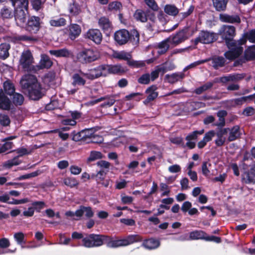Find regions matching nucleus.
Segmentation results:
<instances>
[{"label": "nucleus", "instance_id": "f257e3e1", "mask_svg": "<svg viewBox=\"0 0 255 255\" xmlns=\"http://www.w3.org/2000/svg\"><path fill=\"white\" fill-rule=\"evenodd\" d=\"M142 238L138 234H131L120 238L117 236H108L107 246L111 248H118L128 246L135 243L140 242Z\"/></svg>", "mask_w": 255, "mask_h": 255}, {"label": "nucleus", "instance_id": "f03ea898", "mask_svg": "<svg viewBox=\"0 0 255 255\" xmlns=\"http://www.w3.org/2000/svg\"><path fill=\"white\" fill-rule=\"evenodd\" d=\"M14 18L17 25L22 27L24 25L28 13V0H19L15 1Z\"/></svg>", "mask_w": 255, "mask_h": 255}, {"label": "nucleus", "instance_id": "7ed1b4c3", "mask_svg": "<svg viewBox=\"0 0 255 255\" xmlns=\"http://www.w3.org/2000/svg\"><path fill=\"white\" fill-rule=\"evenodd\" d=\"M247 40L242 37L237 41L226 44L229 50L224 53L225 57L230 60L238 58L243 52L242 45L246 43Z\"/></svg>", "mask_w": 255, "mask_h": 255}, {"label": "nucleus", "instance_id": "20e7f679", "mask_svg": "<svg viewBox=\"0 0 255 255\" xmlns=\"http://www.w3.org/2000/svg\"><path fill=\"white\" fill-rule=\"evenodd\" d=\"M107 235L90 234L83 238L82 244L86 248H92L102 246L104 243L107 244Z\"/></svg>", "mask_w": 255, "mask_h": 255}, {"label": "nucleus", "instance_id": "39448f33", "mask_svg": "<svg viewBox=\"0 0 255 255\" xmlns=\"http://www.w3.org/2000/svg\"><path fill=\"white\" fill-rule=\"evenodd\" d=\"M100 57L99 52L93 48H85L79 52L77 55L78 60L82 64L94 62Z\"/></svg>", "mask_w": 255, "mask_h": 255}, {"label": "nucleus", "instance_id": "423d86ee", "mask_svg": "<svg viewBox=\"0 0 255 255\" xmlns=\"http://www.w3.org/2000/svg\"><path fill=\"white\" fill-rule=\"evenodd\" d=\"M193 34L189 26H185L175 33L168 37L170 44L176 46L188 39Z\"/></svg>", "mask_w": 255, "mask_h": 255}, {"label": "nucleus", "instance_id": "0eeeda50", "mask_svg": "<svg viewBox=\"0 0 255 255\" xmlns=\"http://www.w3.org/2000/svg\"><path fill=\"white\" fill-rule=\"evenodd\" d=\"M218 34L225 41L226 44L235 41L234 39L236 34V28L230 25H223L218 31Z\"/></svg>", "mask_w": 255, "mask_h": 255}, {"label": "nucleus", "instance_id": "6e6552de", "mask_svg": "<svg viewBox=\"0 0 255 255\" xmlns=\"http://www.w3.org/2000/svg\"><path fill=\"white\" fill-rule=\"evenodd\" d=\"M33 58L29 50L24 51L21 55L19 63L23 69L27 72H36L37 68L34 66Z\"/></svg>", "mask_w": 255, "mask_h": 255}, {"label": "nucleus", "instance_id": "1a4fd4ad", "mask_svg": "<svg viewBox=\"0 0 255 255\" xmlns=\"http://www.w3.org/2000/svg\"><path fill=\"white\" fill-rule=\"evenodd\" d=\"M104 65H100L96 67L89 69L86 73L80 71L81 74L89 80H94L100 77H106Z\"/></svg>", "mask_w": 255, "mask_h": 255}, {"label": "nucleus", "instance_id": "9d476101", "mask_svg": "<svg viewBox=\"0 0 255 255\" xmlns=\"http://www.w3.org/2000/svg\"><path fill=\"white\" fill-rule=\"evenodd\" d=\"M217 39L216 34L207 31H201L198 36L194 40L195 45L200 42L204 44H209L213 42Z\"/></svg>", "mask_w": 255, "mask_h": 255}, {"label": "nucleus", "instance_id": "9b49d317", "mask_svg": "<svg viewBox=\"0 0 255 255\" xmlns=\"http://www.w3.org/2000/svg\"><path fill=\"white\" fill-rule=\"evenodd\" d=\"M42 21L38 16L29 17L25 26V29L31 34H36L41 28Z\"/></svg>", "mask_w": 255, "mask_h": 255}, {"label": "nucleus", "instance_id": "f8f14e48", "mask_svg": "<svg viewBox=\"0 0 255 255\" xmlns=\"http://www.w3.org/2000/svg\"><path fill=\"white\" fill-rule=\"evenodd\" d=\"M242 181L246 184H255V165L250 166V168L242 175Z\"/></svg>", "mask_w": 255, "mask_h": 255}, {"label": "nucleus", "instance_id": "ddd939ff", "mask_svg": "<svg viewBox=\"0 0 255 255\" xmlns=\"http://www.w3.org/2000/svg\"><path fill=\"white\" fill-rule=\"evenodd\" d=\"M129 38V31L125 29L119 30L114 33V40L120 45L126 44Z\"/></svg>", "mask_w": 255, "mask_h": 255}, {"label": "nucleus", "instance_id": "4468645a", "mask_svg": "<svg viewBox=\"0 0 255 255\" xmlns=\"http://www.w3.org/2000/svg\"><path fill=\"white\" fill-rule=\"evenodd\" d=\"M20 85L23 89L27 90L34 85L39 84L36 77L31 74H25L20 80Z\"/></svg>", "mask_w": 255, "mask_h": 255}, {"label": "nucleus", "instance_id": "2eb2a0df", "mask_svg": "<svg viewBox=\"0 0 255 255\" xmlns=\"http://www.w3.org/2000/svg\"><path fill=\"white\" fill-rule=\"evenodd\" d=\"M224 128L227 129V134L229 133L228 140L229 142L239 139L242 134V129L238 125H235L231 128Z\"/></svg>", "mask_w": 255, "mask_h": 255}, {"label": "nucleus", "instance_id": "dca6fc26", "mask_svg": "<svg viewBox=\"0 0 255 255\" xmlns=\"http://www.w3.org/2000/svg\"><path fill=\"white\" fill-rule=\"evenodd\" d=\"M26 90L29 98L33 100H38L43 96L40 84H36Z\"/></svg>", "mask_w": 255, "mask_h": 255}, {"label": "nucleus", "instance_id": "f3484780", "mask_svg": "<svg viewBox=\"0 0 255 255\" xmlns=\"http://www.w3.org/2000/svg\"><path fill=\"white\" fill-rule=\"evenodd\" d=\"M87 38L92 40L97 44H100L103 39V36L100 30L98 29H89L86 33Z\"/></svg>", "mask_w": 255, "mask_h": 255}, {"label": "nucleus", "instance_id": "a211bd4d", "mask_svg": "<svg viewBox=\"0 0 255 255\" xmlns=\"http://www.w3.org/2000/svg\"><path fill=\"white\" fill-rule=\"evenodd\" d=\"M105 71V75L107 76L109 74H122L126 72L124 67L120 64L108 65L104 64Z\"/></svg>", "mask_w": 255, "mask_h": 255}, {"label": "nucleus", "instance_id": "6ab92c4d", "mask_svg": "<svg viewBox=\"0 0 255 255\" xmlns=\"http://www.w3.org/2000/svg\"><path fill=\"white\" fill-rule=\"evenodd\" d=\"M157 87L155 85H152L148 87L145 93L147 94L146 99L144 101V104H148L154 101L158 96V93L156 91Z\"/></svg>", "mask_w": 255, "mask_h": 255}, {"label": "nucleus", "instance_id": "aec40b11", "mask_svg": "<svg viewBox=\"0 0 255 255\" xmlns=\"http://www.w3.org/2000/svg\"><path fill=\"white\" fill-rule=\"evenodd\" d=\"M98 24L99 27L107 34L110 33L112 30L113 25L112 22L106 16H103L99 18Z\"/></svg>", "mask_w": 255, "mask_h": 255}, {"label": "nucleus", "instance_id": "412c9836", "mask_svg": "<svg viewBox=\"0 0 255 255\" xmlns=\"http://www.w3.org/2000/svg\"><path fill=\"white\" fill-rule=\"evenodd\" d=\"M84 213H85L86 217L88 218L93 217L94 215V213L91 207L80 206L79 209L76 210V217L77 218L74 219L76 220H79L83 216Z\"/></svg>", "mask_w": 255, "mask_h": 255}, {"label": "nucleus", "instance_id": "4be33fe9", "mask_svg": "<svg viewBox=\"0 0 255 255\" xmlns=\"http://www.w3.org/2000/svg\"><path fill=\"white\" fill-rule=\"evenodd\" d=\"M220 20L223 22L237 23H241V18L238 14L229 15L227 13H222L219 16Z\"/></svg>", "mask_w": 255, "mask_h": 255}, {"label": "nucleus", "instance_id": "5701e85b", "mask_svg": "<svg viewBox=\"0 0 255 255\" xmlns=\"http://www.w3.org/2000/svg\"><path fill=\"white\" fill-rule=\"evenodd\" d=\"M11 105V101L3 93V90L0 89V110L8 111Z\"/></svg>", "mask_w": 255, "mask_h": 255}, {"label": "nucleus", "instance_id": "b1692460", "mask_svg": "<svg viewBox=\"0 0 255 255\" xmlns=\"http://www.w3.org/2000/svg\"><path fill=\"white\" fill-rule=\"evenodd\" d=\"M69 38L74 40L77 38L81 33V27L77 24H70L68 26Z\"/></svg>", "mask_w": 255, "mask_h": 255}, {"label": "nucleus", "instance_id": "393cba45", "mask_svg": "<svg viewBox=\"0 0 255 255\" xmlns=\"http://www.w3.org/2000/svg\"><path fill=\"white\" fill-rule=\"evenodd\" d=\"M83 131L84 132L83 133L85 136L86 141L87 140H89L87 142L91 141L93 142L96 143L102 142L103 139L102 137L100 136H97V137L98 138V139L97 140H94L96 136L94 135V130L92 128H85L84 129H83Z\"/></svg>", "mask_w": 255, "mask_h": 255}, {"label": "nucleus", "instance_id": "a878e982", "mask_svg": "<svg viewBox=\"0 0 255 255\" xmlns=\"http://www.w3.org/2000/svg\"><path fill=\"white\" fill-rule=\"evenodd\" d=\"M227 130L224 128L220 129L215 132V135L217 136V138L215 140V142L217 146H221L225 143L226 138L225 135L227 134Z\"/></svg>", "mask_w": 255, "mask_h": 255}, {"label": "nucleus", "instance_id": "bb28decb", "mask_svg": "<svg viewBox=\"0 0 255 255\" xmlns=\"http://www.w3.org/2000/svg\"><path fill=\"white\" fill-rule=\"evenodd\" d=\"M53 64L52 61L48 56L46 55H42L39 62V65H37L36 68L38 69H42L44 68H50Z\"/></svg>", "mask_w": 255, "mask_h": 255}, {"label": "nucleus", "instance_id": "cd10ccee", "mask_svg": "<svg viewBox=\"0 0 255 255\" xmlns=\"http://www.w3.org/2000/svg\"><path fill=\"white\" fill-rule=\"evenodd\" d=\"M160 245V243L159 240L150 238L143 241L142 246L147 249L153 250L158 248Z\"/></svg>", "mask_w": 255, "mask_h": 255}, {"label": "nucleus", "instance_id": "c85d7f7f", "mask_svg": "<svg viewBox=\"0 0 255 255\" xmlns=\"http://www.w3.org/2000/svg\"><path fill=\"white\" fill-rule=\"evenodd\" d=\"M170 45H171L170 44V41L169 39V38L168 37L167 38L158 43L157 45L158 49L157 53L159 55H162L165 53L169 49Z\"/></svg>", "mask_w": 255, "mask_h": 255}, {"label": "nucleus", "instance_id": "c756f323", "mask_svg": "<svg viewBox=\"0 0 255 255\" xmlns=\"http://www.w3.org/2000/svg\"><path fill=\"white\" fill-rule=\"evenodd\" d=\"M211 65L215 69H218L224 66L226 62L225 59L222 56H215L211 60Z\"/></svg>", "mask_w": 255, "mask_h": 255}, {"label": "nucleus", "instance_id": "7c9ffc66", "mask_svg": "<svg viewBox=\"0 0 255 255\" xmlns=\"http://www.w3.org/2000/svg\"><path fill=\"white\" fill-rule=\"evenodd\" d=\"M206 233L201 230H195L189 233V240H205L206 238Z\"/></svg>", "mask_w": 255, "mask_h": 255}, {"label": "nucleus", "instance_id": "2f4dec72", "mask_svg": "<svg viewBox=\"0 0 255 255\" xmlns=\"http://www.w3.org/2000/svg\"><path fill=\"white\" fill-rule=\"evenodd\" d=\"M129 41L134 46H137L139 42V33L137 30L133 29L129 32Z\"/></svg>", "mask_w": 255, "mask_h": 255}, {"label": "nucleus", "instance_id": "473e14b6", "mask_svg": "<svg viewBox=\"0 0 255 255\" xmlns=\"http://www.w3.org/2000/svg\"><path fill=\"white\" fill-rule=\"evenodd\" d=\"M184 77V74L182 73H175L171 75L167 74L165 75V78L167 80L168 82L173 84L182 79Z\"/></svg>", "mask_w": 255, "mask_h": 255}, {"label": "nucleus", "instance_id": "72a5a7b5", "mask_svg": "<svg viewBox=\"0 0 255 255\" xmlns=\"http://www.w3.org/2000/svg\"><path fill=\"white\" fill-rule=\"evenodd\" d=\"M72 84L74 86H84L86 84V80L84 79L79 74L75 73L72 77Z\"/></svg>", "mask_w": 255, "mask_h": 255}, {"label": "nucleus", "instance_id": "f704fd0d", "mask_svg": "<svg viewBox=\"0 0 255 255\" xmlns=\"http://www.w3.org/2000/svg\"><path fill=\"white\" fill-rule=\"evenodd\" d=\"M164 11L167 14L173 16L179 13V9L174 4H166L164 7Z\"/></svg>", "mask_w": 255, "mask_h": 255}, {"label": "nucleus", "instance_id": "c9c22d12", "mask_svg": "<svg viewBox=\"0 0 255 255\" xmlns=\"http://www.w3.org/2000/svg\"><path fill=\"white\" fill-rule=\"evenodd\" d=\"M49 53L51 55H54L57 57H68L70 54V51L66 48L58 50H51L49 51Z\"/></svg>", "mask_w": 255, "mask_h": 255}, {"label": "nucleus", "instance_id": "e433bc0d", "mask_svg": "<svg viewBox=\"0 0 255 255\" xmlns=\"http://www.w3.org/2000/svg\"><path fill=\"white\" fill-rule=\"evenodd\" d=\"M113 56L116 59L126 61H128L131 58V54L125 51H115L113 54Z\"/></svg>", "mask_w": 255, "mask_h": 255}, {"label": "nucleus", "instance_id": "4c0bfd02", "mask_svg": "<svg viewBox=\"0 0 255 255\" xmlns=\"http://www.w3.org/2000/svg\"><path fill=\"white\" fill-rule=\"evenodd\" d=\"M216 82H217V81L208 82L203 85L196 88L194 91V93L197 95H200L204 92L211 89L214 84Z\"/></svg>", "mask_w": 255, "mask_h": 255}, {"label": "nucleus", "instance_id": "58836bf2", "mask_svg": "<svg viewBox=\"0 0 255 255\" xmlns=\"http://www.w3.org/2000/svg\"><path fill=\"white\" fill-rule=\"evenodd\" d=\"M10 48L9 44L4 43L0 44V58L6 59L9 55L8 50Z\"/></svg>", "mask_w": 255, "mask_h": 255}, {"label": "nucleus", "instance_id": "ea45409f", "mask_svg": "<svg viewBox=\"0 0 255 255\" xmlns=\"http://www.w3.org/2000/svg\"><path fill=\"white\" fill-rule=\"evenodd\" d=\"M3 90L5 93L11 96L15 91V87L13 84L9 80L5 81L3 84Z\"/></svg>", "mask_w": 255, "mask_h": 255}, {"label": "nucleus", "instance_id": "a19ab883", "mask_svg": "<svg viewBox=\"0 0 255 255\" xmlns=\"http://www.w3.org/2000/svg\"><path fill=\"white\" fill-rule=\"evenodd\" d=\"M228 0H213V5L217 11L226 9Z\"/></svg>", "mask_w": 255, "mask_h": 255}, {"label": "nucleus", "instance_id": "79ce46f5", "mask_svg": "<svg viewBox=\"0 0 255 255\" xmlns=\"http://www.w3.org/2000/svg\"><path fill=\"white\" fill-rule=\"evenodd\" d=\"M134 18L137 20L142 22L147 21V11L145 12L141 9H137L133 15Z\"/></svg>", "mask_w": 255, "mask_h": 255}, {"label": "nucleus", "instance_id": "37998d69", "mask_svg": "<svg viewBox=\"0 0 255 255\" xmlns=\"http://www.w3.org/2000/svg\"><path fill=\"white\" fill-rule=\"evenodd\" d=\"M68 10L70 13L73 16L78 15L81 11L79 4L76 1H73V3L69 5Z\"/></svg>", "mask_w": 255, "mask_h": 255}, {"label": "nucleus", "instance_id": "c03bdc74", "mask_svg": "<svg viewBox=\"0 0 255 255\" xmlns=\"http://www.w3.org/2000/svg\"><path fill=\"white\" fill-rule=\"evenodd\" d=\"M12 98V102L15 106H21L23 104L24 100L23 96L18 93H14Z\"/></svg>", "mask_w": 255, "mask_h": 255}, {"label": "nucleus", "instance_id": "a18cd8bd", "mask_svg": "<svg viewBox=\"0 0 255 255\" xmlns=\"http://www.w3.org/2000/svg\"><path fill=\"white\" fill-rule=\"evenodd\" d=\"M245 57L247 60L255 59V45L249 47L245 52Z\"/></svg>", "mask_w": 255, "mask_h": 255}, {"label": "nucleus", "instance_id": "49530a36", "mask_svg": "<svg viewBox=\"0 0 255 255\" xmlns=\"http://www.w3.org/2000/svg\"><path fill=\"white\" fill-rule=\"evenodd\" d=\"M49 23L52 26L60 27L66 25V20L63 17L53 18L49 20Z\"/></svg>", "mask_w": 255, "mask_h": 255}, {"label": "nucleus", "instance_id": "de8ad7c7", "mask_svg": "<svg viewBox=\"0 0 255 255\" xmlns=\"http://www.w3.org/2000/svg\"><path fill=\"white\" fill-rule=\"evenodd\" d=\"M0 14L2 18H11L13 16L12 10L6 6L1 9Z\"/></svg>", "mask_w": 255, "mask_h": 255}, {"label": "nucleus", "instance_id": "09e8293b", "mask_svg": "<svg viewBox=\"0 0 255 255\" xmlns=\"http://www.w3.org/2000/svg\"><path fill=\"white\" fill-rule=\"evenodd\" d=\"M46 0H30L32 8L36 11H39L43 7Z\"/></svg>", "mask_w": 255, "mask_h": 255}, {"label": "nucleus", "instance_id": "8fccbe9b", "mask_svg": "<svg viewBox=\"0 0 255 255\" xmlns=\"http://www.w3.org/2000/svg\"><path fill=\"white\" fill-rule=\"evenodd\" d=\"M64 184L70 188H73L78 185V181L74 177H67L63 179Z\"/></svg>", "mask_w": 255, "mask_h": 255}, {"label": "nucleus", "instance_id": "3c124183", "mask_svg": "<svg viewBox=\"0 0 255 255\" xmlns=\"http://www.w3.org/2000/svg\"><path fill=\"white\" fill-rule=\"evenodd\" d=\"M84 132L83 131V130H82L80 131L76 132L75 131H73L71 133V134L72 135V140L75 141H86V140L85 139V136L84 135Z\"/></svg>", "mask_w": 255, "mask_h": 255}, {"label": "nucleus", "instance_id": "603ef678", "mask_svg": "<svg viewBox=\"0 0 255 255\" xmlns=\"http://www.w3.org/2000/svg\"><path fill=\"white\" fill-rule=\"evenodd\" d=\"M194 6L193 5L190 6L188 10L185 12L179 13L178 14V19L182 20L189 16L194 11Z\"/></svg>", "mask_w": 255, "mask_h": 255}, {"label": "nucleus", "instance_id": "864d4df0", "mask_svg": "<svg viewBox=\"0 0 255 255\" xmlns=\"http://www.w3.org/2000/svg\"><path fill=\"white\" fill-rule=\"evenodd\" d=\"M204 132L203 129L200 130H195L187 135L185 138L186 140H193L197 139L198 135H202Z\"/></svg>", "mask_w": 255, "mask_h": 255}, {"label": "nucleus", "instance_id": "5fc2aeb1", "mask_svg": "<svg viewBox=\"0 0 255 255\" xmlns=\"http://www.w3.org/2000/svg\"><path fill=\"white\" fill-rule=\"evenodd\" d=\"M18 157H15L13 159L8 160L3 163V167L6 168H10L12 166L17 165L20 163Z\"/></svg>", "mask_w": 255, "mask_h": 255}, {"label": "nucleus", "instance_id": "6e6d98bb", "mask_svg": "<svg viewBox=\"0 0 255 255\" xmlns=\"http://www.w3.org/2000/svg\"><path fill=\"white\" fill-rule=\"evenodd\" d=\"M150 81V74L149 73L142 74L137 79L138 83L142 85H147L149 84Z\"/></svg>", "mask_w": 255, "mask_h": 255}, {"label": "nucleus", "instance_id": "4d7b16f0", "mask_svg": "<svg viewBox=\"0 0 255 255\" xmlns=\"http://www.w3.org/2000/svg\"><path fill=\"white\" fill-rule=\"evenodd\" d=\"M102 157V154L101 152L99 151H93L91 152L90 155L88 158V161L91 162L99 159H101Z\"/></svg>", "mask_w": 255, "mask_h": 255}, {"label": "nucleus", "instance_id": "13d9d810", "mask_svg": "<svg viewBox=\"0 0 255 255\" xmlns=\"http://www.w3.org/2000/svg\"><path fill=\"white\" fill-rule=\"evenodd\" d=\"M211 164L208 161H204L202 164V174L205 176H208L210 174V171L209 169L211 167Z\"/></svg>", "mask_w": 255, "mask_h": 255}, {"label": "nucleus", "instance_id": "bf43d9fd", "mask_svg": "<svg viewBox=\"0 0 255 255\" xmlns=\"http://www.w3.org/2000/svg\"><path fill=\"white\" fill-rule=\"evenodd\" d=\"M147 6L154 11L158 10L159 7L155 0H144Z\"/></svg>", "mask_w": 255, "mask_h": 255}, {"label": "nucleus", "instance_id": "052dcab7", "mask_svg": "<svg viewBox=\"0 0 255 255\" xmlns=\"http://www.w3.org/2000/svg\"><path fill=\"white\" fill-rule=\"evenodd\" d=\"M122 8V3L118 1L110 2L108 5V9L110 10H119Z\"/></svg>", "mask_w": 255, "mask_h": 255}, {"label": "nucleus", "instance_id": "680f3d73", "mask_svg": "<svg viewBox=\"0 0 255 255\" xmlns=\"http://www.w3.org/2000/svg\"><path fill=\"white\" fill-rule=\"evenodd\" d=\"M17 39L20 41H27L30 42H34L38 41V39L36 37L27 36L25 35L18 36Z\"/></svg>", "mask_w": 255, "mask_h": 255}, {"label": "nucleus", "instance_id": "e2e57ef3", "mask_svg": "<svg viewBox=\"0 0 255 255\" xmlns=\"http://www.w3.org/2000/svg\"><path fill=\"white\" fill-rule=\"evenodd\" d=\"M24 237V235L22 232L16 233L14 235V238L16 242H17V243L19 245H21L22 244L25 243Z\"/></svg>", "mask_w": 255, "mask_h": 255}, {"label": "nucleus", "instance_id": "0e129e2a", "mask_svg": "<svg viewBox=\"0 0 255 255\" xmlns=\"http://www.w3.org/2000/svg\"><path fill=\"white\" fill-rule=\"evenodd\" d=\"M230 75L231 82H233L234 83L239 82L243 80L245 77V75L243 74L234 73L231 74H230Z\"/></svg>", "mask_w": 255, "mask_h": 255}, {"label": "nucleus", "instance_id": "69168bd1", "mask_svg": "<svg viewBox=\"0 0 255 255\" xmlns=\"http://www.w3.org/2000/svg\"><path fill=\"white\" fill-rule=\"evenodd\" d=\"M106 175V173L104 170H100L99 171L96 175H92L93 177H95V179L98 184L99 183H101V181H102L105 178Z\"/></svg>", "mask_w": 255, "mask_h": 255}, {"label": "nucleus", "instance_id": "338daca9", "mask_svg": "<svg viewBox=\"0 0 255 255\" xmlns=\"http://www.w3.org/2000/svg\"><path fill=\"white\" fill-rule=\"evenodd\" d=\"M10 120L7 115L0 114V124L3 126H7L10 124Z\"/></svg>", "mask_w": 255, "mask_h": 255}, {"label": "nucleus", "instance_id": "774afa93", "mask_svg": "<svg viewBox=\"0 0 255 255\" xmlns=\"http://www.w3.org/2000/svg\"><path fill=\"white\" fill-rule=\"evenodd\" d=\"M129 66L134 68H140L144 66V64L142 61H134L133 60H128L127 61Z\"/></svg>", "mask_w": 255, "mask_h": 255}]
</instances>
